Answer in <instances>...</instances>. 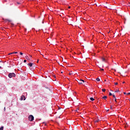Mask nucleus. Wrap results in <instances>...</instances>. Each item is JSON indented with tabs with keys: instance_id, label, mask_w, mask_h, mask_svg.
Instances as JSON below:
<instances>
[{
	"instance_id": "nucleus-30",
	"label": "nucleus",
	"mask_w": 130,
	"mask_h": 130,
	"mask_svg": "<svg viewBox=\"0 0 130 130\" xmlns=\"http://www.w3.org/2000/svg\"><path fill=\"white\" fill-rule=\"evenodd\" d=\"M4 110H6V107L4 108Z\"/></svg>"
},
{
	"instance_id": "nucleus-36",
	"label": "nucleus",
	"mask_w": 130,
	"mask_h": 130,
	"mask_svg": "<svg viewBox=\"0 0 130 130\" xmlns=\"http://www.w3.org/2000/svg\"><path fill=\"white\" fill-rule=\"evenodd\" d=\"M45 125H46V123L45 124Z\"/></svg>"
},
{
	"instance_id": "nucleus-3",
	"label": "nucleus",
	"mask_w": 130,
	"mask_h": 130,
	"mask_svg": "<svg viewBox=\"0 0 130 130\" xmlns=\"http://www.w3.org/2000/svg\"><path fill=\"white\" fill-rule=\"evenodd\" d=\"M77 82H78V83H79V84H83V83L85 82L84 80H82V79H81V80L78 79Z\"/></svg>"
},
{
	"instance_id": "nucleus-4",
	"label": "nucleus",
	"mask_w": 130,
	"mask_h": 130,
	"mask_svg": "<svg viewBox=\"0 0 130 130\" xmlns=\"http://www.w3.org/2000/svg\"><path fill=\"white\" fill-rule=\"evenodd\" d=\"M21 100H26V98L24 95L21 96Z\"/></svg>"
},
{
	"instance_id": "nucleus-34",
	"label": "nucleus",
	"mask_w": 130,
	"mask_h": 130,
	"mask_svg": "<svg viewBox=\"0 0 130 130\" xmlns=\"http://www.w3.org/2000/svg\"><path fill=\"white\" fill-rule=\"evenodd\" d=\"M105 82H106V80H105Z\"/></svg>"
},
{
	"instance_id": "nucleus-5",
	"label": "nucleus",
	"mask_w": 130,
	"mask_h": 130,
	"mask_svg": "<svg viewBox=\"0 0 130 130\" xmlns=\"http://www.w3.org/2000/svg\"><path fill=\"white\" fill-rule=\"evenodd\" d=\"M27 64H28V66H29L30 67H31L33 66V63H29Z\"/></svg>"
},
{
	"instance_id": "nucleus-10",
	"label": "nucleus",
	"mask_w": 130,
	"mask_h": 130,
	"mask_svg": "<svg viewBox=\"0 0 130 130\" xmlns=\"http://www.w3.org/2000/svg\"><path fill=\"white\" fill-rule=\"evenodd\" d=\"M117 92H119V90L117 89L115 91V93H117Z\"/></svg>"
},
{
	"instance_id": "nucleus-8",
	"label": "nucleus",
	"mask_w": 130,
	"mask_h": 130,
	"mask_svg": "<svg viewBox=\"0 0 130 130\" xmlns=\"http://www.w3.org/2000/svg\"><path fill=\"white\" fill-rule=\"evenodd\" d=\"M107 98V96H104L102 98L103 99H106Z\"/></svg>"
},
{
	"instance_id": "nucleus-18",
	"label": "nucleus",
	"mask_w": 130,
	"mask_h": 130,
	"mask_svg": "<svg viewBox=\"0 0 130 130\" xmlns=\"http://www.w3.org/2000/svg\"><path fill=\"white\" fill-rule=\"evenodd\" d=\"M11 54H14V53H13V52L10 53L9 54V55H11Z\"/></svg>"
},
{
	"instance_id": "nucleus-21",
	"label": "nucleus",
	"mask_w": 130,
	"mask_h": 130,
	"mask_svg": "<svg viewBox=\"0 0 130 130\" xmlns=\"http://www.w3.org/2000/svg\"><path fill=\"white\" fill-rule=\"evenodd\" d=\"M100 71H104V69H100Z\"/></svg>"
},
{
	"instance_id": "nucleus-6",
	"label": "nucleus",
	"mask_w": 130,
	"mask_h": 130,
	"mask_svg": "<svg viewBox=\"0 0 130 130\" xmlns=\"http://www.w3.org/2000/svg\"><path fill=\"white\" fill-rule=\"evenodd\" d=\"M90 100H91V101H94V100H95V99H94V98H90Z\"/></svg>"
},
{
	"instance_id": "nucleus-11",
	"label": "nucleus",
	"mask_w": 130,
	"mask_h": 130,
	"mask_svg": "<svg viewBox=\"0 0 130 130\" xmlns=\"http://www.w3.org/2000/svg\"><path fill=\"white\" fill-rule=\"evenodd\" d=\"M105 91H106V89H102L103 92H105Z\"/></svg>"
},
{
	"instance_id": "nucleus-33",
	"label": "nucleus",
	"mask_w": 130,
	"mask_h": 130,
	"mask_svg": "<svg viewBox=\"0 0 130 130\" xmlns=\"http://www.w3.org/2000/svg\"><path fill=\"white\" fill-rule=\"evenodd\" d=\"M76 111L77 112H78V110H76Z\"/></svg>"
},
{
	"instance_id": "nucleus-23",
	"label": "nucleus",
	"mask_w": 130,
	"mask_h": 130,
	"mask_svg": "<svg viewBox=\"0 0 130 130\" xmlns=\"http://www.w3.org/2000/svg\"><path fill=\"white\" fill-rule=\"evenodd\" d=\"M7 21H8L9 22H11V20L9 19H7Z\"/></svg>"
},
{
	"instance_id": "nucleus-22",
	"label": "nucleus",
	"mask_w": 130,
	"mask_h": 130,
	"mask_svg": "<svg viewBox=\"0 0 130 130\" xmlns=\"http://www.w3.org/2000/svg\"><path fill=\"white\" fill-rule=\"evenodd\" d=\"M23 62H27V60H24Z\"/></svg>"
},
{
	"instance_id": "nucleus-32",
	"label": "nucleus",
	"mask_w": 130,
	"mask_h": 130,
	"mask_svg": "<svg viewBox=\"0 0 130 130\" xmlns=\"http://www.w3.org/2000/svg\"><path fill=\"white\" fill-rule=\"evenodd\" d=\"M124 83H125V82H123V84H124Z\"/></svg>"
},
{
	"instance_id": "nucleus-7",
	"label": "nucleus",
	"mask_w": 130,
	"mask_h": 130,
	"mask_svg": "<svg viewBox=\"0 0 130 130\" xmlns=\"http://www.w3.org/2000/svg\"><path fill=\"white\" fill-rule=\"evenodd\" d=\"M96 81H97V82H100V78H96Z\"/></svg>"
},
{
	"instance_id": "nucleus-17",
	"label": "nucleus",
	"mask_w": 130,
	"mask_h": 130,
	"mask_svg": "<svg viewBox=\"0 0 130 130\" xmlns=\"http://www.w3.org/2000/svg\"><path fill=\"white\" fill-rule=\"evenodd\" d=\"M114 84H115V85H118V83L117 82H115V83H114Z\"/></svg>"
},
{
	"instance_id": "nucleus-13",
	"label": "nucleus",
	"mask_w": 130,
	"mask_h": 130,
	"mask_svg": "<svg viewBox=\"0 0 130 130\" xmlns=\"http://www.w3.org/2000/svg\"><path fill=\"white\" fill-rule=\"evenodd\" d=\"M98 121H99V119L98 120H95L94 121V122H98Z\"/></svg>"
},
{
	"instance_id": "nucleus-31",
	"label": "nucleus",
	"mask_w": 130,
	"mask_h": 130,
	"mask_svg": "<svg viewBox=\"0 0 130 130\" xmlns=\"http://www.w3.org/2000/svg\"><path fill=\"white\" fill-rule=\"evenodd\" d=\"M39 60H38L37 62H39Z\"/></svg>"
},
{
	"instance_id": "nucleus-20",
	"label": "nucleus",
	"mask_w": 130,
	"mask_h": 130,
	"mask_svg": "<svg viewBox=\"0 0 130 130\" xmlns=\"http://www.w3.org/2000/svg\"><path fill=\"white\" fill-rule=\"evenodd\" d=\"M13 53L14 54H17V53H18V52H13Z\"/></svg>"
},
{
	"instance_id": "nucleus-2",
	"label": "nucleus",
	"mask_w": 130,
	"mask_h": 130,
	"mask_svg": "<svg viewBox=\"0 0 130 130\" xmlns=\"http://www.w3.org/2000/svg\"><path fill=\"white\" fill-rule=\"evenodd\" d=\"M28 120H29V121H33V120H34V116L32 115H29L28 116Z\"/></svg>"
},
{
	"instance_id": "nucleus-26",
	"label": "nucleus",
	"mask_w": 130,
	"mask_h": 130,
	"mask_svg": "<svg viewBox=\"0 0 130 130\" xmlns=\"http://www.w3.org/2000/svg\"><path fill=\"white\" fill-rule=\"evenodd\" d=\"M68 9H71V6H69V7H68Z\"/></svg>"
},
{
	"instance_id": "nucleus-25",
	"label": "nucleus",
	"mask_w": 130,
	"mask_h": 130,
	"mask_svg": "<svg viewBox=\"0 0 130 130\" xmlns=\"http://www.w3.org/2000/svg\"><path fill=\"white\" fill-rule=\"evenodd\" d=\"M127 95H130V92L127 93Z\"/></svg>"
},
{
	"instance_id": "nucleus-9",
	"label": "nucleus",
	"mask_w": 130,
	"mask_h": 130,
	"mask_svg": "<svg viewBox=\"0 0 130 130\" xmlns=\"http://www.w3.org/2000/svg\"><path fill=\"white\" fill-rule=\"evenodd\" d=\"M0 130H4V126L0 127Z\"/></svg>"
},
{
	"instance_id": "nucleus-27",
	"label": "nucleus",
	"mask_w": 130,
	"mask_h": 130,
	"mask_svg": "<svg viewBox=\"0 0 130 130\" xmlns=\"http://www.w3.org/2000/svg\"><path fill=\"white\" fill-rule=\"evenodd\" d=\"M115 101L116 102V98L115 99Z\"/></svg>"
},
{
	"instance_id": "nucleus-14",
	"label": "nucleus",
	"mask_w": 130,
	"mask_h": 130,
	"mask_svg": "<svg viewBox=\"0 0 130 130\" xmlns=\"http://www.w3.org/2000/svg\"><path fill=\"white\" fill-rule=\"evenodd\" d=\"M26 59H30V58L28 56H26Z\"/></svg>"
},
{
	"instance_id": "nucleus-24",
	"label": "nucleus",
	"mask_w": 130,
	"mask_h": 130,
	"mask_svg": "<svg viewBox=\"0 0 130 130\" xmlns=\"http://www.w3.org/2000/svg\"><path fill=\"white\" fill-rule=\"evenodd\" d=\"M73 73H69V75H72Z\"/></svg>"
},
{
	"instance_id": "nucleus-15",
	"label": "nucleus",
	"mask_w": 130,
	"mask_h": 130,
	"mask_svg": "<svg viewBox=\"0 0 130 130\" xmlns=\"http://www.w3.org/2000/svg\"><path fill=\"white\" fill-rule=\"evenodd\" d=\"M113 98H114L115 99V98H116L115 97V95H114V94L113 95Z\"/></svg>"
},
{
	"instance_id": "nucleus-37",
	"label": "nucleus",
	"mask_w": 130,
	"mask_h": 130,
	"mask_svg": "<svg viewBox=\"0 0 130 130\" xmlns=\"http://www.w3.org/2000/svg\"><path fill=\"white\" fill-rule=\"evenodd\" d=\"M110 103H111V102H110Z\"/></svg>"
},
{
	"instance_id": "nucleus-28",
	"label": "nucleus",
	"mask_w": 130,
	"mask_h": 130,
	"mask_svg": "<svg viewBox=\"0 0 130 130\" xmlns=\"http://www.w3.org/2000/svg\"><path fill=\"white\" fill-rule=\"evenodd\" d=\"M30 57H32V55H29Z\"/></svg>"
},
{
	"instance_id": "nucleus-19",
	"label": "nucleus",
	"mask_w": 130,
	"mask_h": 130,
	"mask_svg": "<svg viewBox=\"0 0 130 130\" xmlns=\"http://www.w3.org/2000/svg\"><path fill=\"white\" fill-rule=\"evenodd\" d=\"M109 95H110V96L112 95V94L111 93V92H110V93H109Z\"/></svg>"
},
{
	"instance_id": "nucleus-29",
	"label": "nucleus",
	"mask_w": 130,
	"mask_h": 130,
	"mask_svg": "<svg viewBox=\"0 0 130 130\" xmlns=\"http://www.w3.org/2000/svg\"><path fill=\"white\" fill-rule=\"evenodd\" d=\"M124 94H126V92H124Z\"/></svg>"
},
{
	"instance_id": "nucleus-12",
	"label": "nucleus",
	"mask_w": 130,
	"mask_h": 130,
	"mask_svg": "<svg viewBox=\"0 0 130 130\" xmlns=\"http://www.w3.org/2000/svg\"><path fill=\"white\" fill-rule=\"evenodd\" d=\"M102 60H103V61H105V58H102Z\"/></svg>"
},
{
	"instance_id": "nucleus-35",
	"label": "nucleus",
	"mask_w": 130,
	"mask_h": 130,
	"mask_svg": "<svg viewBox=\"0 0 130 130\" xmlns=\"http://www.w3.org/2000/svg\"><path fill=\"white\" fill-rule=\"evenodd\" d=\"M109 110H107V111H109Z\"/></svg>"
},
{
	"instance_id": "nucleus-1",
	"label": "nucleus",
	"mask_w": 130,
	"mask_h": 130,
	"mask_svg": "<svg viewBox=\"0 0 130 130\" xmlns=\"http://www.w3.org/2000/svg\"><path fill=\"white\" fill-rule=\"evenodd\" d=\"M8 77L9 78H13V77H16V74L14 73H9V75H8Z\"/></svg>"
},
{
	"instance_id": "nucleus-16",
	"label": "nucleus",
	"mask_w": 130,
	"mask_h": 130,
	"mask_svg": "<svg viewBox=\"0 0 130 130\" xmlns=\"http://www.w3.org/2000/svg\"><path fill=\"white\" fill-rule=\"evenodd\" d=\"M20 55H23V53H22V52H20Z\"/></svg>"
}]
</instances>
